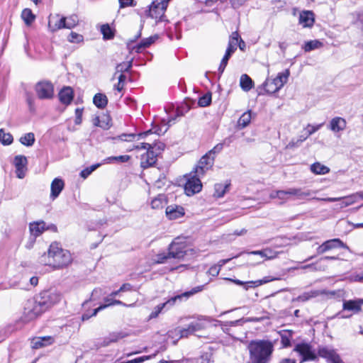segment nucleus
Segmentation results:
<instances>
[{"instance_id": "nucleus-33", "label": "nucleus", "mask_w": 363, "mask_h": 363, "mask_svg": "<svg viewBox=\"0 0 363 363\" xmlns=\"http://www.w3.org/2000/svg\"><path fill=\"white\" fill-rule=\"evenodd\" d=\"M166 203V199L164 194H159L151 201V206L153 209L162 208Z\"/></svg>"}, {"instance_id": "nucleus-25", "label": "nucleus", "mask_w": 363, "mask_h": 363, "mask_svg": "<svg viewBox=\"0 0 363 363\" xmlns=\"http://www.w3.org/2000/svg\"><path fill=\"white\" fill-rule=\"evenodd\" d=\"M279 253V252L273 251L272 250H271L269 248H267L263 250L252 251L250 252V254L259 255L262 257L265 258L266 259H273L277 257Z\"/></svg>"}, {"instance_id": "nucleus-8", "label": "nucleus", "mask_w": 363, "mask_h": 363, "mask_svg": "<svg viewBox=\"0 0 363 363\" xmlns=\"http://www.w3.org/2000/svg\"><path fill=\"white\" fill-rule=\"evenodd\" d=\"M35 91L40 99H51L54 96V86L49 81L38 82L35 86Z\"/></svg>"}, {"instance_id": "nucleus-15", "label": "nucleus", "mask_w": 363, "mask_h": 363, "mask_svg": "<svg viewBox=\"0 0 363 363\" xmlns=\"http://www.w3.org/2000/svg\"><path fill=\"white\" fill-rule=\"evenodd\" d=\"M208 153L203 156L198 162L194 171L197 176H203L206 172L213 165L214 157Z\"/></svg>"}, {"instance_id": "nucleus-42", "label": "nucleus", "mask_w": 363, "mask_h": 363, "mask_svg": "<svg viewBox=\"0 0 363 363\" xmlns=\"http://www.w3.org/2000/svg\"><path fill=\"white\" fill-rule=\"evenodd\" d=\"M122 337L121 335L118 333H113L109 335L108 337L105 338L104 343L102 344L103 346H107L111 342H115L118 341L119 339Z\"/></svg>"}, {"instance_id": "nucleus-63", "label": "nucleus", "mask_w": 363, "mask_h": 363, "mask_svg": "<svg viewBox=\"0 0 363 363\" xmlns=\"http://www.w3.org/2000/svg\"><path fill=\"white\" fill-rule=\"evenodd\" d=\"M120 3V7L124 8L128 6H133V0H118Z\"/></svg>"}, {"instance_id": "nucleus-64", "label": "nucleus", "mask_w": 363, "mask_h": 363, "mask_svg": "<svg viewBox=\"0 0 363 363\" xmlns=\"http://www.w3.org/2000/svg\"><path fill=\"white\" fill-rule=\"evenodd\" d=\"M132 289V286L130 284H128V283H125V284H123L119 289V291H130Z\"/></svg>"}, {"instance_id": "nucleus-27", "label": "nucleus", "mask_w": 363, "mask_h": 363, "mask_svg": "<svg viewBox=\"0 0 363 363\" xmlns=\"http://www.w3.org/2000/svg\"><path fill=\"white\" fill-rule=\"evenodd\" d=\"M93 101L96 107L104 108L107 105L108 99L105 94L98 93L94 96Z\"/></svg>"}, {"instance_id": "nucleus-46", "label": "nucleus", "mask_w": 363, "mask_h": 363, "mask_svg": "<svg viewBox=\"0 0 363 363\" xmlns=\"http://www.w3.org/2000/svg\"><path fill=\"white\" fill-rule=\"evenodd\" d=\"M130 160L129 155H121L116 157H109L106 158L104 161L107 163L117 162H126Z\"/></svg>"}, {"instance_id": "nucleus-53", "label": "nucleus", "mask_w": 363, "mask_h": 363, "mask_svg": "<svg viewBox=\"0 0 363 363\" xmlns=\"http://www.w3.org/2000/svg\"><path fill=\"white\" fill-rule=\"evenodd\" d=\"M111 126V119L107 116H102L101 117V124L100 127L103 129H108Z\"/></svg>"}, {"instance_id": "nucleus-56", "label": "nucleus", "mask_w": 363, "mask_h": 363, "mask_svg": "<svg viewBox=\"0 0 363 363\" xmlns=\"http://www.w3.org/2000/svg\"><path fill=\"white\" fill-rule=\"evenodd\" d=\"M323 125V123L316 125H308L307 127V136H309L318 130Z\"/></svg>"}, {"instance_id": "nucleus-32", "label": "nucleus", "mask_w": 363, "mask_h": 363, "mask_svg": "<svg viewBox=\"0 0 363 363\" xmlns=\"http://www.w3.org/2000/svg\"><path fill=\"white\" fill-rule=\"evenodd\" d=\"M35 140V135L33 133H28L21 136L19 139L20 143L27 147L32 146L34 144Z\"/></svg>"}, {"instance_id": "nucleus-51", "label": "nucleus", "mask_w": 363, "mask_h": 363, "mask_svg": "<svg viewBox=\"0 0 363 363\" xmlns=\"http://www.w3.org/2000/svg\"><path fill=\"white\" fill-rule=\"evenodd\" d=\"M83 39L84 38L82 35L78 34L75 32H72L68 37V40L70 43H79L80 42H82Z\"/></svg>"}, {"instance_id": "nucleus-39", "label": "nucleus", "mask_w": 363, "mask_h": 363, "mask_svg": "<svg viewBox=\"0 0 363 363\" xmlns=\"http://www.w3.org/2000/svg\"><path fill=\"white\" fill-rule=\"evenodd\" d=\"M13 136L9 133H5L4 129H0V142L4 145H11L13 143Z\"/></svg>"}, {"instance_id": "nucleus-16", "label": "nucleus", "mask_w": 363, "mask_h": 363, "mask_svg": "<svg viewBox=\"0 0 363 363\" xmlns=\"http://www.w3.org/2000/svg\"><path fill=\"white\" fill-rule=\"evenodd\" d=\"M50 228L54 230L57 229L54 225H52L50 227L46 226L45 223L43 220L35 221L29 224L30 234L35 238L40 236L45 230Z\"/></svg>"}, {"instance_id": "nucleus-24", "label": "nucleus", "mask_w": 363, "mask_h": 363, "mask_svg": "<svg viewBox=\"0 0 363 363\" xmlns=\"http://www.w3.org/2000/svg\"><path fill=\"white\" fill-rule=\"evenodd\" d=\"M363 303V299L357 301H345L343 302V309L346 311H352L354 313H358L361 311V305Z\"/></svg>"}, {"instance_id": "nucleus-54", "label": "nucleus", "mask_w": 363, "mask_h": 363, "mask_svg": "<svg viewBox=\"0 0 363 363\" xmlns=\"http://www.w3.org/2000/svg\"><path fill=\"white\" fill-rule=\"evenodd\" d=\"M155 354L153 355H148V356H143L138 358H135L134 359L128 360L126 362H123L122 363H142L145 360H148L151 359L152 357H155Z\"/></svg>"}, {"instance_id": "nucleus-7", "label": "nucleus", "mask_w": 363, "mask_h": 363, "mask_svg": "<svg viewBox=\"0 0 363 363\" xmlns=\"http://www.w3.org/2000/svg\"><path fill=\"white\" fill-rule=\"evenodd\" d=\"M202 290H203V286H199L194 287V289H192L189 291H186V292H184V293H183L182 294L177 295V296L171 298L170 299L167 301L165 303L157 306L155 308L154 311H152L151 313V314L150 315V318H156L164 308H165V307H167V308L172 307L173 305H174V303L177 301H181L183 298H188L191 296H192V295H194V294H196V293H198L199 291H201Z\"/></svg>"}, {"instance_id": "nucleus-35", "label": "nucleus", "mask_w": 363, "mask_h": 363, "mask_svg": "<svg viewBox=\"0 0 363 363\" xmlns=\"http://www.w3.org/2000/svg\"><path fill=\"white\" fill-rule=\"evenodd\" d=\"M281 342L284 347H287L291 345V339L292 338V332L290 330H282L280 333Z\"/></svg>"}, {"instance_id": "nucleus-11", "label": "nucleus", "mask_w": 363, "mask_h": 363, "mask_svg": "<svg viewBox=\"0 0 363 363\" xmlns=\"http://www.w3.org/2000/svg\"><path fill=\"white\" fill-rule=\"evenodd\" d=\"M169 0H162L160 2L154 1L150 7L149 16L156 21H162L164 16Z\"/></svg>"}, {"instance_id": "nucleus-18", "label": "nucleus", "mask_w": 363, "mask_h": 363, "mask_svg": "<svg viewBox=\"0 0 363 363\" xmlns=\"http://www.w3.org/2000/svg\"><path fill=\"white\" fill-rule=\"evenodd\" d=\"M346 127V120L340 116L333 118L328 125V128L335 133L343 131Z\"/></svg>"}, {"instance_id": "nucleus-62", "label": "nucleus", "mask_w": 363, "mask_h": 363, "mask_svg": "<svg viewBox=\"0 0 363 363\" xmlns=\"http://www.w3.org/2000/svg\"><path fill=\"white\" fill-rule=\"evenodd\" d=\"M102 295V289L100 288H96L93 290L91 294V297L93 299L99 298Z\"/></svg>"}, {"instance_id": "nucleus-58", "label": "nucleus", "mask_w": 363, "mask_h": 363, "mask_svg": "<svg viewBox=\"0 0 363 363\" xmlns=\"http://www.w3.org/2000/svg\"><path fill=\"white\" fill-rule=\"evenodd\" d=\"M75 115H76L75 124H77V125L81 124L82 117V109H80L79 108H77L75 110Z\"/></svg>"}, {"instance_id": "nucleus-4", "label": "nucleus", "mask_w": 363, "mask_h": 363, "mask_svg": "<svg viewBox=\"0 0 363 363\" xmlns=\"http://www.w3.org/2000/svg\"><path fill=\"white\" fill-rule=\"evenodd\" d=\"M137 150H144L146 152L140 156V166L143 169L148 168L155 164L157 155L159 153L154 152L156 145H152L148 143H142L135 147Z\"/></svg>"}, {"instance_id": "nucleus-12", "label": "nucleus", "mask_w": 363, "mask_h": 363, "mask_svg": "<svg viewBox=\"0 0 363 363\" xmlns=\"http://www.w3.org/2000/svg\"><path fill=\"white\" fill-rule=\"evenodd\" d=\"M318 355L325 359L328 363H344L337 352L329 347H319Z\"/></svg>"}, {"instance_id": "nucleus-50", "label": "nucleus", "mask_w": 363, "mask_h": 363, "mask_svg": "<svg viewBox=\"0 0 363 363\" xmlns=\"http://www.w3.org/2000/svg\"><path fill=\"white\" fill-rule=\"evenodd\" d=\"M189 330H191V333H193L194 334L197 332V331H199V330H201L204 328V325L203 323H201V322H192L189 325Z\"/></svg>"}, {"instance_id": "nucleus-20", "label": "nucleus", "mask_w": 363, "mask_h": 363, "mask_svg": "<svg viewBox=\"0 0 363 363\" xmlns=\"http://www.w3.org/2000/svg\"><path fill=\"white\" fill-rule=\"evenodd\" d=\"M58 96L62 104L65 105H68L73 100V90L69 86H65L59 92Z\"/></svg>"}, {"instance_id": "nucleus-36", "label": "nucleus", "mask_w": 363, "mask_h": 363, "mask_svg": "<svg viewBox=\"0 0 363 363\" xmlns=\"http://www.w3.org/2000/svg\"><path fill=\"white\" fill-rule=\"evenodd\" d=\"M52 342V338L51 337H39L33 342V347L39 348L47 345H50Z\"/></svg>"}, {"instance_id": "nucleus-38", "label": "nucleus", "mask_w": 363, "mask_h": 363, "mask_svg": "<svg viewBox=\"0 0 363 363\" xmlns=\"http://www.w3.org/2000/svg\"><path fill=\"white\" fill-rule=\"evenodd\" d=\"M322 46L323 43L320 41L318 40H314L306 42L305 43L303 49L306 52H310L313 50L320 48Z\"/></svg>"}, {"instance_id": "nucleus-19", "label": "nucleus", "mask_w": 363, "mask_h": 363, "mask_svg": "<svg viewBox=\"0 0 363 363\" xmlns=\"http://www.w3.org/2000/svg\"><path fill=\"white\" fill-rule=\"evenodd\" d=\"M184 213V209L181 206L170 205L166 208V215L170 220L182 218Z\"/></svg>"}, {"instance_id": "nucleus-59", "label": "nucleus", "mask_w": 363, "mask_h": 363, "mask_svg": "<svg viewBox=\"0 0 363 363\" xmlns=\"http://www.w3.org/2000/svg\"><path fill=\"white\" fill-rule=\"evenodd\" d=\"M223 148V143L217 144L208 153L210 156L212 154H216L220 152Z\"/></svg>"}, {"instance_id": "nucleus-9", "label": "nucleus", "mask_w": 363, "mask_h": 363, "mask_svg": "<svg viewBox=\"0 0 363 363\" xmlns=\"http://www.w3.org/2000/svg\"><path fill=\"white\" fill-rule=\"evenodd\" d=\"M186 247L185 242L177 238L169 247V256L175 259L183 258L186 254Z\"/></svg>"}, {"instance_id": "nucleus-3", "label": "nucleus", "mask_w": 363, "mask_h": 363, "mask_svg": "<svg viewBox=\"0 0 363 363\" xmlns=\"http://www.w3.org/2000/svg\"><path fill=\"white\" fill-rule=\"evenodd\" d=\"M247 349L251 363H269L274 345L268 340H253L249 343Z\"/></svg>"}, {"instance_id": "nucleus-48", "label": "nucleus", "mask_w": 363, "mask_h": 363, "mask_svg": "<svg viewBox=\"0 0 363 363\" xmlns=\"http://www.w3.org/2000/svg\"><path fill=\"white\" fill-rule=\"evenodd\" d=\"M211 102V94H206L199 98L198 104L201 107H206L208 106Z\"/></svg>"}, {"instance_id": "nucleus-37", "label": "nucleus", "mask_w": 363, "mask_h": 363, "mask_svg": "<svg viewBox=\"0 0 363 363\" xmlns=\"http://www.w3.org/2000/svg\"><path fill=\"white\" fill-rule=\"evenodd\" d=\"M279 278L276 277H265L262 279H259L256 281H248V284H250V287H257L259 286H261L264 284H267L268 282L274 281V280H279Z\"/></svg>"}, {"instance_id": "nucleus-60", "label": "nucleus", "mask_w": 363, "mask_h": 363, "mask_svg": "<svg viewBox=\"0 0 363 363\" xmlns=\"http://www.w3.org/2000/svg\"><path fill=\"white\" fill-rule=\"evenodd\" d=\"M220 270V267L214 265L210 267V269H208V273L210 275L216 277L219 274Z\"/></svg>"}, {"instance_id": "nucleus-1", "label": "nucleus", "mask_w": 363, "mask_h": 363, "mask_svg": "<svg viewBox=\"0 0 363 363\" xmlns=\"http://www.w3.org/2000/svg\"><path fill=\"white\" fill-rule=\"evenodd\" d=\"M61 299V294L56 291L41 292L35 299L28 300L24 306V318L30 321L36 318L42 313L57 303Z\"/></svg>"}, {"instance_id": "nucleus-29", "label": "nucleus", "mask_w": 363, "mask_h": 363, "mask_svg": "<svg viewBox=\"0 0 363 363\" xmlns=\"http://www.w3.org/2000/svg\"><path fill=\"white\" fill-rule=\"evenodd\" d=\"M311 170L315 174H325L330 172V168L320 162H315L311 166Z\"/></svg>"}, {"instance_id": "nucleus-21", "label": "nucleus", "mask_w": 363, "mask_h": 363, "mask_svg": "<svg viewBox=\"0 0 363 363\" xmlns=\"http://www.w3.org/2000/svg\"><path fill=\"white\" fill-rule=\"evenodd\" d=\"M64 182L62 179L59 178H55L51 183V193L50 198L52 200H55L61 193L64 188Z\"/></svg>"}, {"instance_id": "nucleus-22", "label": "nucleus", "mask_w": 363, "mask_h": 363, "mask_svg": "<svg viewBox=\"0 0 363 363\" xmlns=\"http://www.w3.org/2000/svg\"><path fill=\"white\" fill-rule=\"evenodd\" d=\"M318 200L328 201V202H334L337 201H341L340 208H345L355 203L353 195L351 194L345 197H338V198H325V199H317Z\"/></svg>"}, {"instance_id": "nucleus-61", "label": "nucleus", "mask_w": 363, "mask_h": 363, "mask_svg": "<svg viewBox=\"0 0 363 363\" xmlns=\"http://www.w3.org/2000/svg\"><path fill=\"white\" fill-rule=\"evenodd\" d=\"M26 167H21V168H16V173L17 175V177L19 179H23L26 175Z\"/></svg>"}, {"instance_id": "nucleus-57", "label": "nucleus", "mask_w": 363, "mask_h": 363, "mask_svg": "<svg viewBox=\"0 0 363 363\" xmlns=\"http://www.w3.org/2000/svg\"><path fill=\"white\" fill-rule=\"evenodd\" d=\"M170 257L169 256V253L166 255L165 253L159 254L157 255V258L155 259V262L157 264L164 263L165 260Z\"/></svg>"}, {"instance_id": "nucleus-13", "label": "nucleus", "mask_w": 363, "mask_h": 363, "mask_svg": "<svg viewBox=\"0 0 363 363\" xmlns=\"http://www.w3.org/2000/svg\"><path fill=\"white\" fill-rule=\"evenodd\" d=\"M342 247L347 250H350L349 247L345 244L341 240L338 238H334L326 240L322 245L317 248V253L322 255L328 251L332 250L335 248Z\"/></svg>"}, {"instance_id": "nucleus-23", "label": "nucleus", "mask_w": 363, "mask_h": 363, "mask_svg": "<svg viewBox=\"0 0 363 363\" xmlns=\"http://www.w3.org/2000/svg\"><path fill=\"white\" fill-rule=\"evenodd\" d=\"M55 18H59V15H56L55 17H52L49 21L48 28L51 32H55L60 29L66 28V25H65L66 18L65 17H62L61 18H59L58 20H57L54 22Z\"/></svg>"}, {"instance_id": "nucleus-43", "label": "nucleus", "mask_w": 363, "mask_h": 363, "mask_svg": "<svg viewBox=\"0 0 363 363\" xmlns=\"http://www.w3.org/2000/svg\"><path fill=\"white\" fill-rule=\"evenodd\" d=\"M79 18L76 15H72L66 18V28L71 29L78 24Z\"/></svg>"}, {"instance_id": "nucleus-55", "label": "nucleus", "mask_w": 363, "mask_h": 363, "mask_svg": "<svg viewBox=\"0 0 363 363\" xmlns=\"http://www.w3.org/2000/svg\"><path fill=\"white\" fill-rule=\"evenodd\" d=\"M131 66H132L131 62L121 63L117 65L116 72H127L130 69Z\"/></svg>"}, {"instance_id": "nucleus-5", "label": "nucleus", "mask_w": 363, "mask_h": 363, "mask_svg": "<svg viewBox=\"0 0 363 363\" xmlns=\"http://www.w3.org/2000/svg\"><path fill=\"white\" fill-rule=\"evenodd\" d=\"M289 75V70L285 69L284 72L279 73L276 78L267 79L263 84L265 91L268 94H274L278 91L287 82Z\"/></svg>"}, {"instance_id": "nucleus-44", "label": "nucleus", "mask_w": 363, "mask_h": 363, "mask_svg": "<svg viewBox=\"0 0 363 363\" xmlns=\"http://www.w3.org/2000/svg\"><path fill=\"white\" fill-rule=\"evenodd\" d=\"M101 31L104 35V39H111L113 38L114 34L108 24L101 26Z\"/></svg>"}, {"instance_id": "nucleus-17", "label": "nucleus", "mask_w": 363, "mask_h": 363, "mask_svg": "<svg viewBox=\"0 0 363 363\" xmlns=\"http://www.w3.org/2000/svg\"><path fill=\"white\" fill-rule=\"evenodd\" d=\"M315 22V15L311 11H302L299 13L298 23L303 28H311Z\"/></svg>"}, {"instance_id": "nucleus-47", "label": "nucleus", "mask_w": 363, "mask_h": 363, "mask_svg": "<svg viewBox=\"0 0 363 363\" xmlns=\"http://www.w3.org/2000/svg\"><path fill=\"white\" fill-rule=\"evenodd\" d=\"M174 333L177 335H179V338L187 337L189 335L194 334L189 330V325H188V327L186 328H176L174 330Z\"/></svg>"}, {"instance_id": "nucleus-31", "label": "nucleus", "mask_w": 363, "mask_h": 363, "mask_svg": "<svg viewBox=\"0 0 363 363\" xmlns=\"http://www.w3.org/2000/svg\"><path fill=\"white\" fill-rule=\"evenodd\" d=\"M323 294V292H320L319 291H311L304 292L301 295L298 296L296 298V301L304 302V301H308L309 299H311L312 298L317 297L318 296H319L320 294Z\"/></svg>"}, {"instance_id": "nucleus-6", "label": "nucleus", "mask_w": 363, "mask_h": 363, "mask_svg": "<svg viewBox=\"0 0 363 363\" xmlns=\"http://www.w3.org/2000/svg\"><path fill=\"white\" fill-rule=\"evenodd\" d=\"M315 191L306 190L301 188H290L287 190H279L270 194L271 199H279L284 201L288 200L287 194H294L296 199H304L306 197L311 196Z\"/></svg>"}, {"instance_id": "nucleus-40", "label": "nucleus", "mask_w": 363, "mask_h": 363, "mask_svg": "<svg viewBox=\"0 0 363 363\" xmlns=\"http://www.w3.org/2000/svg\"><path fill=\"white\" fill-rule=\"evenodd\" d=\"M228 188V185L225 184L223 185L222 184H216L214 186V196H216L218 198L223 197L224 194H225L227 189Z\"/></svg>"}, {"instance_id": "nucleus-45", "label": "nucleus", "mask_w": 363, "mask_h": 363, "mask_svg": "<svg viewBox=\"0 0 363 363\" xmlns=\"http://www.w3.org/2000/svg\"><path fill=\"white\" fill-rule=\"evenodd\" d=\"M14 164L16 168L26 167L27 158L23 155H17L14 158Z\"/></svg>"}, {"instance_id": "nucleus-28", "label": "nucleus", "mask_w": 363, "mask_h": 363, "mask_svg": "<svg viewBox=\"0 0 363 363\" xmlns=\"http://www.w3.org/2000/svg\"><path fill=\"white\" fill-rule=\"evenodd\" d=\"M113 305H121V306H125V307H130V306H132L131 304L130 305H128L126 303H124L123 302H122L120 300H116V299H114V301H112L110 303H105L104 305H101L99 307L95 308L94 311H93V313L91 316H95L96 315V314L102 311L103 309L107 308V307H109V306H113Z\"/></svg>"}, {"instance_id": "nucleus-41", "label": "nucleus", "mask_w": 363, "mask_h": 363, "mask_svg": "<svg viewBox=\"0 0 363 363\" xmlns=\"http://www.w3.org/2000/svg\"><path fill=\"white\" fill-rule=\"evenodd\" d=\"M157 38V36H151L150 38H145L141 41L140 44L137 46V51L140 52L141 49L149 47L150 45H152L155 40Z\"/></svg>"}, {"instance_id": "nucleus-49", "label": "nucleus", "mask_w": 363, "mask_h": 363, "mask_svg": "<svg viewBox=\"0 0 363 363\" xmlns=\"http://www.w3.org/2000/svg\"><path fill=\"white\" fill-rule=\"evenodd\" d=\"M240 39V37L239 33L237 31L233 32L230 36L228 45H230V46H233V47L235 46L237 48V45L238 44Z\"/></svg>"}, {"instance_id": "nucleus-10", "label": "nucleus", "mask_w": 363, "mask_h": 363, "mask_svg": "<svg viewBox=\"0 0 363 363\" xmlns=\"http://www.w3.org/2000/svg\"><path fill=\"white\" fill-rule=\"evenodd\" d=\"M199 176L194 173L189 175L184 186V191L187 196H192L201 191L202 184L201 182Z\"/></svg>"}, {"instance_id": "nucleus-30", "label": "nucleus", "mask_w": 363, "mask_h": 363, "mask_svg": "<svg viewBox=\"0 0 363 363\" xmlns=\"http://www.w3.org/2000/svg\"><path fill=\"white\" fill-rule=\"evenodd\" d=\"M21 18L27 26H30L35 19V16L30 9H25L21 13Z\"/></svg>"}, {"instance_id": "nucleus-14", "label": "nucleus", "mask_w": 363, "mask_h": 363, "mask_svg": "<svg viewBox=\"0 0 363 363\" xmlns=\"http://www.w3.org/2000/svg\"><path fill=\"white\" fill-rule=\"evenodd\" d=\"M294 351L302 357V361L314 360L317 358V355L312 350L311 346L307 343L296 345Z\"/></svg>"}, {"instance_id": "nucleus-52", "label": "nucleus", "mask_w": 363, "mask_h": 363, "mask_svg": "<svg viewBox=\"0 0 363 363\" xmlns=\"http://www.w3.org/2000/svg\"><path fill=\"white\" fill-rule=\"evenodd\" d=\"M230 55H229V53H226L225 54L224 57H223L221 62H220V66L218 67V71L220 74H222L225 68V67L227 66V64H228V61L229 60V58L230 57Z\"/></svg>"}, {"instance_id": "nucleus-26", "label": "nucleus", "mask_w": 363, "mask_h": 363, "mask_svg": "<svg viewBox=\"0 0 363 363\" xmlns=\"http://www.w3.org/2000/svg\"><path fill=\"white\" fill-rule=\"evenodd\" d=\"M240 85L243 91H248L252 88L253 82L248 75L244 74L240 77Z\"/></svg>"}, {"instance_id": "nucleus-2", "label": "nucleus", "mask_w": 363, "mask_h": 363, "mask_svg": "<svg viewBox=\"0 0 363 363\" xmlns=\"http://www.w3.org/2000/svg\"><path fill=\"white\" fill-rule=\"evenodd\" d=\"M38 262L48 266L53 270L65 269L72 262V256L70 252L62 247L59 242H52L46 252L38 258Z\"/></svg>"}, {"instance_id": "nucleus-34", "label": "nucleus", "mask_w": 363, "mask_h": 363, "mask_svg": "<svg viewBox=\"0 0 363 363\" xmlns=\"http://www.w3.org/2000/svg\"><path fill=\"white\" fill-rule=\"evenodd\" d=\"M252 116L251 111H248L242 113V115L240 117L238 120V125L241 128H244L247 126L251 121Z\"/></svg>"}]
</instances>
